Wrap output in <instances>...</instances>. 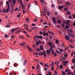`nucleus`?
Masks as SVG:
<instances>
[{
    "label": "nucleus",
    "instance_id": "1",
    "mask_svg": "<svg viewBox=\"0 0 75 75\" xmlns=\"http://www.w3.org/2000/svg\"><path fill=\"white\" fill-rule=\"evenodd\" d=\"M40 54L41 55H44V57H45L47 56V54H46V51H43V53L42 52H41Z\"/></svg>",
    "mask_w": 75,
    "mask_h": 75
},
{
    "label": "nucleus",
    "instance_id": "2",
    "mask_svg": "<svg viewBox=\"0 0 75 75\" xmlns=\"http://www.w3.org/2000/svg\"><path fill=\"white\" fill-rule=\"evenodd\" d=\"M52 20L54 24H57V20H56V18H55V17H53L52 18Z\"/></svg>",
    "mask_w": 75,
    "mask_h": 75
},
{
    "label": "nucleus",
    "instance_id": "3",
    "mask_svg": "<svg viewBox=\"0 0 75 75\" xmlns=\"http://www.w3.org/2000/svg\"><path fill=\"white\" fill-rule=\"evenodd\" d=\"M19 45H21V46H23L25 48V46L24 45H25V43L24 42H23L22 43H20L19 44Z\"/></svg>",
    "mask_w": 75,
    "mask_h": 75
},
{
    "label": "nucleus",
    "instance_id": "4",
    "mask_svg": "<svg viewBox=\"0 0 75 75\" xmlns=\"http://www.w3.org/2000/svg\"><path fill=\"white\" fill-rule=\"evenodd\" d=\"M43 35L44 37H45V36H47L48 37V33H46L45 32H43Z\"/></svg>",
    "mask_w": 75,
    "mask_h": 75
},
{
    "label": "nucleus",
    "instance_id": "5",
    "mask_svg": "<svg viewBox=\"0 0 75 75\" xmlns=\"http://www.w3.org/2000/svg\"><path fill=\"white\" fill-rule=\"evenodd\" d=\"M41 42L40 40H38L36 42V44L37 45H39V44H41Z\"/></svg>",
    "mask_w": 75,
    "mask_h": 75
},
{
    "label": "nucleus",
    "instance_id": "6",
    "mask_svg": "<svg viewBox=\"0 0 75 75\" xmlns=\"http://www.w3.org/2000/svg\"><path fill=\"white\" fill-rule=\"evenodd\" d=\"M41 42L40 40H38L36 42V44L37 45H39V44H41Z\"/></svg>",
    "mask_w": 75,
    "mask_h": 75
},
{
    "label": "nucleus",
    "instance_id": "7",
    "mask_svg": "<svg viewBox=\"0 0 75 75\" xmlns=\"http://www.w3.org/2000/svg\"><path fill=\"white\" fill-rule=\"evenodd\" d=\"M65 38L67 40H69V39L70 38V36L69 35H67L65 36Z\"/></svg>",
    "mask_w": 75,
    "mask_h": 75
},
{
    "label": "nucleus",
    "instance_id": "8",
    "mask_svg": "<svg viewBox=\"0 0 75 75\" xmlns=\"http://www.w3.org/2000/svg\"><path fill=\"white\" fill-rule=\"evenodd\" d=\"M68 34L69 35V36H70V37H74V38H75V36H74V35H71V33H68Z\"/></svg>",
    "mask_w": 75,
    "mask_h": 75
},
{
    "label": "nucleus",
    "instance_id": "9",
    "mask_svg": "<svg viewBox=\"0 0 75 75\" xmlns=\"http://www.w3.org/2000/svg\"><path fill=\"white\" fill-rule=\"evenodd\" d=\"M64 6H60L58 7L59 10H61L62 8H64Z\"/></svg>",
    "mask_w": 75,
    "mask_h": 75
},
{
    "label": "nucleus",
    "instance_id": "10",
    "mask_svg": "<svg viewBox=\"0 0 75 75\" xmlns=\"http://www.w3.org/2000/svg\"><path fill=\"white\" fill-rule=\"evenodd\" d=\"M46 52L48 55H50L51 53V52L50 51V50H47L46 51Z\"/></svg>",
    "mask_w": 75,
    "mask_h": 75
},
{
    "label": "nucleus",
    "instance_id": "11",
    "mask_svg": "<svg viewBox=\"0 0 75 75\" xmlns=\"http://www.w3.org/2000/svg\"><path fill=\"white\" fill-rule=\"evenodd\" d=\"M21 30L19 29L16 32L15 34H19V33H20V32H21Z\"/></svg>",
    "mask_w": 75,
    "mask_h": 75
},
{
    "label": "nucleus",
    "instance_id": "12",
    "mask_svg": "<svg viewBox=\"0 0 75 75\" xmlns=\"http://www.w3.org/2000/svg\"><path fill=\"white\" fill-rule=\"evenodd\" d=\"M10 10V7H8L7 9L6 10V13H8V11Z\"/></svg>",
    "mask_w": 75,
    "mask_h": 75
},
{
    "label": "nucleus",
    "instance_id": "13",
    "mask_svg": "<svg viewBox=\"0 0 75 75\" xmlns=\"http://www.w3.org/2000/svg\"><path fill=\"white\" fill-rule=\"evenodd\" d=\"M21 6L23 10H24V9H25V6H24V5H23V4H21Z\"/></svg>",
    "mask_w": 75,
    "mask_h": 75
},
{
    "label": "nucleus",
    "instance_id": "14",
    "mask_svg": "<svg viewBox=\"0 0 75 75\" xmlns=\"http://www.w3.org/2000/svg\"><path fill=\"white\" fill-rule=\"evenodd\" d=\"M65 61L64 60L62 62V63L63 64V65L64 66H66V65H67V64L66 63Z\"/></svg>",
    "mask_w": 75,
    "mask_h": 75
},
{
    "label": "nucleus",
    "instance_id": "15",
    "mask_svg": "<svg viewBox=\"0 0 75 75\" xmlns=\"http://www.w3.org/2000/svg\"><path fill=\"white\" fill-rule=\"evenodd\" d=\"M69 31L70 33H73V30H72V29H69Z\"/></svg>",
    "mask_w": 75,
    "mask_h": 75
},
{
    "label": "nucleus",
    "instance_id": "16",
    "mask_svg": "<svg viewBox=\"0 0 75 75\" xmlns=\"http://www.w3.org/2000/svg\"><path fill=\"white\" fill-rule=\"evenodd\" d=\"M12 3L13 4V5L14 6L15 4H16V0H12Z\"/></svg>",
    "mask_w": 75,
    "mask_h": 75
},
{
    "label": "nucleus",
    "instance_id": "17",
    "mask_svg": "<svg viewBox=\"0 0 75 75\" xmlns=\"http://www.w3.org/2000/svg\"><path fill=\"white\" fill-rule=\"evenodd\" d=\"M44 9L45 13V14L47 13V9H46V8L45 7H44Z\"/></svg>",
    "mask_w": 75,
    "mask_h": 75
},
{
    "label": "nucleus",
    "instance_id": "18",
    "mask_svg": "<svg viewBox=\"0 0 75 75\" xmlns=\"http://www.w3.org/2000/svg\"><path fill=\"white\" fill-rule=\"evenodd\" d=\"M40 66L39 64H37L36 66V68L37 69H40Z\"/></svg>",
    "mask_w": 75,
    "mask_h": 75
},
{
    "label": "nucleus",
    "instance_id": "19",
    "mask_svg": "<svg viewBox=\"0 0 75 75\" xmlns=\"http://www.w3.org/2000/svg\"><path fill=\"white\" fill-rule=\"evenodd\" d=\"M6 4L8 6V7H10V4H9V2L8 1L6 2Z\"/></svg>",
    "mask_w": 75,
    "mask_h": 75
},
{
    "label": "nucleus",
    "instance_id": "20",
    "mask_svg": "<svg viewBox=\"0 0 75 75\" xmlns=\"http://www.w3.org/2000/svg\"><path fill=\"white\" fill-rule=\"evenodd\" d=\"M40 49L42 51L43 50V46L41 45L40 47Z\"/></svg>",
    "mask_w": 75,
    "mask_h": 75
},
{
    "label": "nucleus",
    "instance_id": "21",
    "mask_svg": "<svg viewBox=\"0 0 75 75\" xmlns=\"http://www.w3.org/2000/svg\"><path fill=\"white\" fill-rule=\"evenodd\" d=\"M71 71L69 70V71L67 72V74L68 75H71Z\"/></svg>",
    "mask_w": 75,
    "mask_h": 75
},
{
    "label": "nucleus",
    "instance_id": "22",
    "mask_svg": "<svg viewBox=\"0 0 75 75\" xmlns=\"http://www.w3.org/2000/svg\"><path fill=\"white\" fill-rule=\"evenodd\" d=\"M56 44H59V41L57 40L56 41Z\"/></svg>",
    "mask_w": 75,
    "mask_h": 75
},
{
    "label": "nucleus",
    "instance_id": "23",
    "mask_svg": "<svg viewBox=\"0 0 75 75\" xmlns=\"http://www.w3.org/2000/svg\"><path fill=\"white\" fill-rule=\"evenodd\" d=\"M38 28L36 27H33L32 28V30H35V29H37Z\"/></svg>",
    "mask_w": 75,
    "mask_h": 75
},
{
    "label": "nucleus",
    "instance_id": "24",
    "mask_svg": "<svg viewBox=\"0 0 75 75\" xmlns=\"http://www.w3.org/2000/svg\"><path fill=\"white\" fill-rule=\"evenodd\" d=\"M20 38H24V36H23L22 35H19V37Z\"/></svg>",
    "mask_w": 75,
    "mask_h": 75
},
{
    "label": "nucleus",
    "instance_id": "25",
    "mask_svg": "<svg viewBox=\"0 0 75 75\" xmlns=\"http://www.w3.org/2000/svg\"><path fill=\"white\" fill-rule=\"evenodd\" d=\"M23 64L24 65H26L27 64V61L26 60H25L23 62Z\"/></svg>",
    "mask_w": 75,
    "mask_h": 75
},
{
    "label": "nucleus",
    "instance_id": "26",
    "mask_svg": "<svg viewBox=\"0 0 75 75\" xmlns=\"http://www.w3.org/2000/svg\"><path fill=\"white\" fill-rule=\"evenodd\" d=\"M48 44L50 46H51L52 45V43L51 42H48Z\"/></svg>",
    "mask_w": 75,
    "mask_h": 75
},
{
    "label": "nucleus",
    "instance_id": "27",
    "mask_svg": "<svg viewBox=\"0 0 75 75\" xmlns=\"http://www.w3.org/2000/svg\"><path fill=\"white\" fill-rule=\"evenodd\" d=\"M47 15L49 16H50V12L49 11L47 12Z\"/></svg>",
    "mask_w": 75,
    "mask_h": 75
},
{
    "label": "nucleus",
    "instance_id": "28",
    "mask_svg": "<svg viewBox=\"0 0 75 75\" xmlns=\"http://www.w3.org/2000/svg\"><path fill=\"white\" fill-rule=\"evenodd\" d=\"M67 15H70V14H71V13L70 12L67 11Z\"/></svg>",
    "mask_w": 75,
    "mask_h": 75
},
{
    "label": "nucleus",
    "instance_id": "29",
    "mask_svg": "<svg viewBox=\"0 0 75 75\" xmlns=\"http://www.w3.org/2000/svg\"><path fill=\"white\" fill-rule=\"evenodd\" d=\"M15 31V29L14 28L13 29H12L11 30V31L12 33H13V32H14V31Z\"/></svg>",
    "mask_w": 75,
    "mask_h": 75
},
{
    "label": "nucleus",
    "instance_id": "30",
    "mask_svg": "<svg viewBox=\"0 0 75 75\" xmlns=\"http://www.w3.org/2000/svg\"><path fill=\"white\" fill-rule=\"evenodd\" d=\"M62 26L63 27H64V28H65V24L64 23H62Z\"/></svg>",
    "mask_w": 75,
    "mask_h": 75
},
{
    "label": "nucleus",
    "instance_id": "31",
    "mask_svg": "<svg viewBox=\"0 0 75 75\" xmlns=\"http://www.w3.org/2000/svg\"><path fill=\"white\" fill-rule=\"evenodd\" d=\"M38 38H40V39H42V36L41 35L38 36Z\"/></svg>",
    "mask_w": 75,
    "mask_h": 75
},
{
    "label": "nucleus",
    "instance_id": "32",
    "mask_svg": "<svg viewBox=\"0 0 75 75\" xmlns=\"http://www.w3.org/2000/svg\"><path fill=\"white\" fill-rule=\"evenodd\" d=\"M49 37L50 39H52V38L53 37V36L51 35H50L49 36Z\"/></svg>",
    "mask_w": 75,
    "mask_h": 75
},
{
    "label": "nucleus",
    "instance_id": "33",
    "mask_svg": "<svg viewBox=\"0 0 75 75\" xmlns=\"http://www.w3.org/2000/svg\"><path fill=\"white\" fill-rule=\"evenodd\" d=\"M53 63L54 62H52V64H50V65L51 66V67H53L54 66V64H53Z\"/></svg>",
    "mask_w": 75,
    "mask_h": 75
},
{
    "label": "nucleus",
    "instance_id": "34",
    "mask_svg": "<svg viewBox=\"0 0 75 75\" xmlns=\"http://www.w3.org/2000/svg\"><path fill=\"white\" fill-rule=\"evenodd\" d=\"M26 46L29 49V50H30V51H31V49H30V47H28V45H26Z\"/></svg>",
    "mask_w": 75,
    "mask_h": 75
},
{
    "label": "nucleus",
    "instance_id": "35",
    "mask_svg": "<svg viewBox=\"0 0 75 75\" xmlns=\"http://www.w3.org/2000/svg\"><path fill=\"white\" fill-rule=\"evenodd\" d=\"M60 69H62V68H63V66H62V65H60Z\"/></svg>",
    "mask_w": 75,
    "mask_h": 75
},
{
    "label": "nucleus",
    "instance_id": "36",
    "mask_svg": "<svg viewBox=\"0 0 75 75\" xmlns=\"http://www.w3.org/2000/svg\"><path fill=\"white\" fill-rule=\"evenodd\" d=\"M65 4H66L67 5H71V4L69 2H66Z\"/></svg>",
    "mask_w": 75,
    "mask_h": 75
},
{
    "label": "nucleus",
    "instance_id": "37",
    "mask_svg": "<svg viewBox=\"0 0 75 75\" xmlns=\"http://www.w3.org/2000/svg\"><path fill=\"white\" fill-rule=\"evenodd\" d=\"M62 74H64V75H66V73H65V72H64V71H62Z\"/></svg>",
    "mask_w": 75,
    "mask_h": 75
},
{
    "label": "nucleus",
    "instance_id": "38",
    "mask_svg": "<svg viewBox=\"0 0 75 75\" xmlns=\"http://www.w3.org/2000/svg\"><path fill=\"white\" fill-rule=\"evenodd\" d=\"M63 23H65V24H68V23H67V21H63Z\"/></svg>",
    "mask_w": 75,
    "mask_h": 75
},
{
    "label": "nucleus",
    "instance_id": "39",
    "mask_svg": "<svg viewBox=\"0 0 75 75\" xmlns=\"http://www.w3.org/2000/svg\"><path fill=\"white\" fill-rule=\"evenodd\" d=\"M69 47L70 48H73V45H69Z\"/></svg>",
    "mask_w": 75,
    "mask_h": 75
},
{
    "label": "nucleus",
    "instance_id": "40",
    "mask_svg": "<svg viewBox=\"0 0 75 75\" xmlns=\"http://www.w3.org/2000/svg\"><path fill=\"white\" fill-rule=\"evenodd\" d=\"M23 33H24V34H26L27 33V32L25 31V30H23Z\"/></svg>",
    "mask_w": 75,
    "mask_h": 75
},
{
    "label": "nucleus",
    "instance_id": "41",
    "mask_svg": "<svg viewBox=\"0 0 75 75\" xmlns=\"http://www.w3.org/2000/svg\"><path fill=\"white\" fill-rule=\"evenodd\" d=\"M65 27H66V28H67V29H68V28H69V27H68V26L67 25H65Z\"/></svg>",
    "mask_w": 75,
    "mask_h": 75
},
{
    "label": "nucleus",
    "instance_id": "42",
    "mask_svg": "<svg viewBox=\"0 0 75 75\" xmlns=\"http://www.w3.org/2000/svg\"><path fill=\"white\" fill-rule=\"evenodd\" d=\"M69 71V70L68 69H66L65 71V72H67Z\"/></svg>",
    "mask_w": 75,
    "mask_h": 75
},
{
    "label": "nucleus",
    "instance_id": "43",
    "mask_svg": "<svg viewBox=\"0 0 75 75\" xmlns=\"http://www.w3.org/2000/svg\"><path fill=\"white\" fill-rule=\"evenodd\" d=\"M38 36L37 35L34 37V38H38Z\"/></svg>",
    "mask_w": 75,
    "mask_h": 75
},
{
    "label": "nucleus",
    "instance_id": "44",
    "mask_svg": "<svg viewBox=\"0 0 75 75\" xmlns=\"http://www.w3.org/2000/svg\"><path fill=\"white\" fill-rule=\"evenodd\" d=\"M40 2H41V3H42V4L44 3V0H40Z\"/></svg>",
    "mask_w": 75,
    "mask_h": 75
},
{
    "label": "nucleus",
    "instance_id": "45",
    "mask_svg": "<svg viewBox=\"0 0 75 75\" xmlns=\"http://www.w3.org/2000/svg\"><path fill=\"white\" fill-rule=\"evenodd\" d=\"M2 11L3 13H4L6 12V10H5V9H4L2 10Z\"/></svg>",
    "mask_w": 75,
    "mask_h": 75
},
{
    "label": "nucleus",
    "instance_id": "46",
    "mask_svg": "<svg viewBox=\"0 0 75 75\" xmlns=\"http://www.w3.org/2000/svg\"><path fill=\"white\" fill-rule=\"evenodd\" d=\"M59 51L60 52H64V50L61 49H59Z\"/></svg>",
    "mask_w": 75,
    "mask_h": 75
},
{
    "label": "nucleus",
    "instance_id": "47",
    "mask_svg": "<svg viewBox=\"0 0 75 75\" xmlns=\"http://www.w3.org/2000/svg\"><path fill=\"white\" fill-rule=\"evenodd\" d=\"M36 51H37V52H39V51H40V49L38 48L36 50Z\"/></svg>",
    "mask_w": 75,
    "mask_h": 75
},
{
    "label": "nucleus",
    "instance_id": "48",
    "mask_svg": "<svg viewBox=\"0 0 75 75\" xmlns=\"http://www.w3.org/2000/svg\"><path fill=\"white\" fill-rule=\"evenodd\" d=\"M31 6V4H29L28 5V9H29L30 8V6Z\"/></svg>",
    "mask_w": 75,
    "mask_h": 75
},
{
    "label": "nucleus",
    "instance_id": "49",
    "mask_svg": "<svg viewBox=\"0 0 75 75\" xmlns=\"http://www.w3.org/2000/svg\"><path fill=\"white\" fill-rule=\"evenodd\" d=\"M64 10L65 11H68V9L67 8H64Z\"/></svg>",
    "mask_w": 75,
    "mask_h": 75
},
{
    "label": "nucleus",
    "instance_id": "50",
    "mask_svg": "<svg viewBox=\"0 0 75 75\" xmlns=\"http://www.w3.org/2000/svg\"><path fill=\"white\" fill-rule=\"evenodd\" d=\"M33 47H34V48H36V45H33Z\"/></svg>",
    "mask_w": 75,
    "mask_h": 75
},
{
    "label": "nucleus",
    "instance_id": "51",
    "mask_svg": "<svg viewBox=\"0 0 75 75\" xmlns=\"http://www.w3.org/2000/svg\"><path fill=\"white\" fill-rule=\"evenodd\" d=\"M57 22L58 23H61V21L59 20H58Z\"/></svg>",
    "mask_w": 75,
    "mask_h": 75
},
{
    "label": "nucleus",
    "instance_id": "52",
    "mask_svg": "<svg viewBox=\"0 0 75 75\" xmlns=\"http://www.w3.org/2000/svg\"><path fill=\"white\" fill-rule=\"evenodd\" d=\"M60 60H61V62H62V61H63V57L62 58L61 57L60 58Z\"/></svg>",
    "mask_w": 75,
    "mask_h": 75
},
{
    "label": "nucleus",
    "instance_id": "53",
    "mask_svg": "<svg viewBox=\"0 0 75 75\" xmlns=\"http://www.w3.org/2000/svg\"><path fill=\"white\" fill-rule=\"evenodd\" d=\"M26 72V69H23V72Z\"/></svg>",
    "mask_w": 75,
    "mask_h": 75
},
{
    "label": "nucleus",
    "instance_id": "54",
    "mask_svg": "<svg viewBox=\"0 0 75 75\" xmlns=\"http://www.w3.org/2000/svg\"><path fill=\"white\" fill-rule=\"evenodd\" d=\"M43 25H45L46 24H47V23H46V22H45L44 23H43Z\"/></svg>",
    "mask_w": 75,
    "mask_h": 75
},
{
    "label": "nucleus",
    "instance_id": "55",
    "mask_svg": "<svg viewBox=\"0 0 75 75\" xmlns=\"http://www.w3.org/2000/svg\"><path fill=\"white\" fill-rule=\"evenodd\" d=\"M74 54V53L73 52H71V57H73V55Z\"/></svg>",
    "mask_w": 75,
    "mask_h": 75
},
{
    "label": "nucleus",
    "instance_id": "56",
    "mask_svg": "<svg viewBox=\"0 0 75 75\" xmlns=\"http://www.w3.org/2000/svg\"><path fill=\"white\" fill-rule=\"evenodd\" d=\"M48 75H52V74H51V72H49L48 74Z\"/></svg>",
    "mask_w": 75,
    "mask_h": 75
},
{
    "label": "nucleus",
    "instance_id": "57",
    "mask_svg": "<svg viewBox=\"0 0 75 75\" xmlns=\"http://www.w3.org/2000/svg\"><path fill=\"white\" fill-rule=\"evenodd\" d=\"M34 54L35 55H38V52H36L34 53Z\"/></svg>",
    "mask_w": 75,
    "mask_h": 75
},
{
    "label": "nucleus",
    "instance_id": "58",
    "mask_svg": "<svg viewBox=\"0 0 75 75\" xmlns=\"http://www.w3.org/2000/svg\"><path fill=\"white\" fill-rule=\"evenodd\" d=\"M8 1L11 4V0H8Z\"/></svg>",
    "mask_w": 75,
    "mask_h": 75
},
{
    "label": "nucleus",
    "instance_id": "59",
    "mask_svg": "<svg viewBox=\"0 0 75 75\" xmlns=\"http://www.w3.org/2000/svg\"><path fill=\"white\" fill-rule=\"evenodd\" d=\"M13 12H14V9H13L11 12V14H13Z\"/></svg>",
    "mask_w": 75,
    "mask_h": 75
},
{
    "label": "nucleus",
    "instance_id": "60",
    "mask_svg": "<svg viewBox=\"0 0 75 75\" xmlns=\"http://www.w3.org/2000/svg\"><path fill=\"white\" fill-rule=\"evenodd\" d=\"M73 25L74 27H75V20L74 21V22L73 24Z\"/></svg>",
    "mask_w": 75,
    "mask_h": 75
},
{
    "label": "nucleus",
    "instance_id": "61",
    "mask_svg": "<svg viewBox=\"0 0 75 75\" xmlns=\"http://www.w3.org/2000/svg\"><path fill=\"white\" fill-rule=\"evenodd\" d=\"M71 68H72V69H74V66H71Z\"/></svg>",
    "mask_w": 75,
    "mask_h": 75
},
{
    "label": "nucleus",
    "instance_id": "62",
    "mask_svg": "<svg viewBox=\"0 0 75 75\" xmlns=\"http://www.w3.org/2000/svg\"><path fill=\"white\" fill-rule=\"evenodd\" d=\"M69 19H72V16H69Z\"/></svg>",
    "mask_w": 75,
    "mask_h": 75
},
{
    "label": "nucleus",
    "instance_id": "63",
    "mask_svg": "<svg viewBox=\"0 0 75 75\" xmlns=\"http://www.w3.org/2000/svg\"><path fill=\"white\" fill-rule=\"evenodd\" d=\"M40 35H42V31L40 32Z\"/></svg>",
    "mask_w": 75,
    "mask_h": 75
},
{
    "label": "nucleus",
    "instance_id": "64",
    "mask_svg": "<svg viewBox=\"0 0 75 75\" xmlns=\"http://www.w3.org/2000/svg\"><path fill=\"white\" fill-rule=\"evenodd\" d=\"M54 51H52V55L54 54Z\"/></svg>",
    "mask_w": 75,
    "mask_h": 75
}]
</instances>
